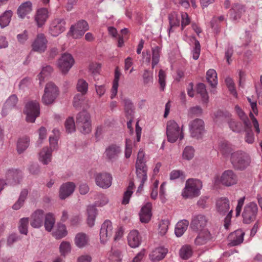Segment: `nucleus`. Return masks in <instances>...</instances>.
<instances>
[{
	"label": "nucleus",
	"instance_id": "obj_44",
	"mask_svg": "<svg viewBox=\"0 0 262 262\" xmlns=\"http://www.w3.org/2000/svg\"><path fill=\"white\" fill-rule=\"evenodd\" d=\"M161 48L159 46H156L152 48V68L154 69L159 61L160 58V54Z\"/></svg>",
	"mask_w": 262,
	"mask_h": 262
},
{
	"label": "nucleus",
	"instance_id": "obj_15",
	"mask_svg": "<svg viewBox=\"0 0 262 262\" xmlns=\"http://www.w3.org/2000/svg\"><path fill=\"white\" fill-rule=\"evenodd\" d=\"M74 60L70 54H64L58 60V67L62 73L66 74L72 68Z\"/></svg>",
	"mask_w": 262,
	"mask_h": 262
},
{
	"label": "nucleus",
	"instance_id": "obj_30",
	"mask_svg": "<svg viewBox=\"0 0 262 262\" xmlns=\"http://www.w3.org/2000/svg\"><path fill=\"white\" fill-rule=\"evenodd\" d=\"M52 150L48 147L42 148L39 153V159L43 164H48L51 160Z\"/></svg>",
	"mask_w": 262,
	"mask_h": 262
},
{
	"label": "nucleus",
	"instance_id": "obj_2",
	"mask_svg": "<svg viewBox=\"0 0 262 262\" xmlns=\"http://www.w3.org/2000/svg\"><path fill=\"white\" fill-rule=\"evenodd\" d=\"M202 187V184L199 180L188 179L186 182L182 195L185 199L198 196L200 194V190Z\"/></svg>",
	"mask_w": 262,
	"mask_h": 262
},
{
	"label": "nucleus",
	"instance_id": "obj_60",
	"mask_svg": "<svg viewBox=\"0 0 262 262\" xmlns=\"http://www.w3.org/2000/svg\"><path fill=\"white\" fill-rule=\"evenodd\" d=\"M159 77V83L160 85V89L161 91H163L165 86V78L166 75L165 72L160 70L158 74Z\"/></svg>",
	"mask_w": 262,
	"mask_h": 262
},
{
	"label": "nucleus",
	"instance_id": "obj_12",
	"mask_svg": "<svg viewBox=\"0 0 262 262\" xmlns=\"http://www.w3.org/2000/svg\"><path fill=\"white\" fill-rule=\"evenodd\" d=\"M237 181V176L232 170H225L222 173L220 178L221 184L228 187L236 184Z\"/></svg>",
	"mask_w": 262,
	"mask_h": 262
},
{
	"label": "nucleus",
	"instance_id": "obj_4",
	"mask_svg": "<svg viewBox=\"0 0 262 262\" xmlns=\"http://www.w3.org/2000/svg\"><path fill=\"white\" fill-rule=\"evenodd\" d=\"M76 124L77 128L82 133H90L92 129L90 114L86 111L79 112L76 116Z\"/></svg>",
	"mask_w": 262,
	"mask_h": 262
},
{
	"label": "nucleus",
	"instance_id": "obj_53",
	"mask_svg": "<svg viewBox=\"0 0 262 262\" xmlns=\"http://www.w3.org/2000/svg\"><path fill=\"white\" fill-rule=\"evenodd\" d=\"M169 222L168 220L161 221L159 224V233L161 235H164L167 232Z\"/></svg>",
	"mask_w": 262,
	"mask_h": 262
},
{
	"label": "nucleus",
	"instance_id": "obj_28",
	"mask_svg": "<svg viewBox=\"0 0 262 262\" xmlns=\"http://www.w3.org/2000/svg\"><path fill=\"white\" fill-rule=\"evenodd\" d=\"M32 3L28 1L21 4L17 9L18 17L24 18L25 17L32 11Z\"/></svg>",
	"mask_w": 262,
	"mask_h": 262
},
{
	"label": "nucleus",
	"instance_id": "obj_43",
	"mask_svg": "<svg viewBox=\"0 0 262 262\" xmlns=\"http://www.w3.org/2000/svg\"><path fill=\"white\" fill-rule=\"evenodd\" d=\"M134 187V183L131 181L129 182V185L127 188L126 190L124 192L122 203L124 205L128 204L129 202L130 196L133 194V190Z\"/></svg>",
	"mask_w": 262,
	"mask_h": 262
},
{
	"label": "nucleus",
	"instance_id": "obj_42",
	"mask_svg": "<svg viewBox=\"0 0 262 262\" xmlns=\"http://www.w3.org/2000/svg\"><path fill=\"white\" fill-rule=\"evenodd\" d=\"M68 232L66 227L63 224H58L56 230L52 233L53 236L56 239H60L67 235Z\"/></svg>",
	"mask_w": 262,
	"mask_h": 262
},
{
	"label": "nucleus",
	"instance_id": "obj_64",
	"mask_svg": "<svg viewBox=\"0 0 262 262\" xmlns=\"http://www.w3.org/2000/svg\"><path fill=\"white\" fill-rule=\"evenodd\" d=\"M100 201H96L94 206L101 207L106 205L108 202V199L104 194H101L99 195Z\"/></svg>",
	"mask_w": 262,
	"mask_h": 262
},
{
	"label": "nucleus",
	"instance_id": "obj_38",
	"mask_svg": "<svg viewBox=\"0 0 262 262\" xmlns=\"http://www.w3.org/2000/svg\"><path fill=\"white\" fill-rule=\"evenodd\" d=\"M30 139L27 137L19 138L17 143V150L19 154L23 152L29 146Z\"/></svg>",
	"mask_w": 262,
	"mask_h": 262
},
{
	"label": "nucleus",
	"instance_id": "obj_52",
	"mask_svg": "<svg viewBox=\"0 0 262 262\" xmlns=\"http://www.w3.org/2000/svg\"><path fill=\"white\" fill-rule=\"evenodd\" d=\"M84 101V95L81 94H77L73 99V106L75 108H79L82 106V105Z\"/></svg>",
	"mask_w": 262,
	"mask_h": 262
},
{
	"label": "nucleus",
	"instance_id": "obj_24",
	"mask_svg": "<svg viewBox=\"0 0 262 262\" xmlns=\"http://www.w3.org/2000/svg\"><path fill=\"white\" fill-rule=\"evenodd\" d=\"M128 245L132 248L138 247L141 243V238L137 230H132L127 236Z\"/></svg>",
	"mask_w": 262,
	"mask_h": 262
},
{
	"label": "nucleus",
	"instance_id": "obj_50",
	"mask_svg": "<svg viewBox=\"0 0 262 262\" xmlns=\"http://www.w3.org/2000/svg\"><path fill=\"white\" fill-rule=\"evenodd\" d=\"M28 223L29 219L27 217H24L20 220L18 229L20 233L27 234Z\"/></svg>",
	"mask_w": 262,
	"mask_h": 262
},
{
	"label": "nucleus",
	"instance_id": "obj_51",
	"mask_svg": "<svg viewBox=\"0 0 262 262\" xmlns=\"http://www.w3.org/2000/svg\"><path fill=\"white\" fill-rule=\"evenodd\" d=\"M66 132L71 133L75 130V124L73 117H69L65 122Z\"/></svg>",
	"mask_w": 262,
	"mask_h": 262
},
{
	"label": "nucleus",
	"instance_id": "obj_57",
	"mask_svg": "<svg viewBox=\"0 0 262 262\" xmlns=\"http://www.w3.org/2000/svg\"><path fill=\"white\" fill-rule=\"evenodd\" d=\"M202 113V109L199 106L190 107L188 111V116L192 118L194 116L201 115Z\"/></svg>",
	"mask_w": 262,
	"mask_h": 262
},
{
	"label": "nucleus",
	"instance_id": "obj_23",
	"mask_svg": "<svg viewBox=\"0 0 262 262\" xmlns=\"http://www.w3.org/2000/svg\"><path fill=\"white\" fill-rule=\"evenodd\" d=\"M75 185L73 182H67L63 184L60 188L59 197L64 200L73 193Z\"/></svg>",
	"mask_w": 262,
	"mask_h": 262
},
{
	"label": "nucleus",
	"instance_id": "obj_22",
	"mask_svg": "<svg viewBox=\"0 0 262 262\" xmlns=\"http://www.w3.org/2000/svg\"><path fill=\"white\" fill-rule=\"evenodd\" d=\"M49 17V12L47 8L38 9L35 15V20L38 27H42Z\"/></svg>",
	"mask_w": 262,
	"mask_h": 262
},
{
	"label": "nucleus",
	"instance_id": "obj_18",
	"mask_svg": "<svg viewBox=\"0 0 262 262\" xmlns=\"http://www.w3.org/2000/svg\"><path fill=\"white\" fill-rule=\"evenodd\" d=\"M47 40L43 34H39L32 43V49L34 51L41 53L47 49Z\"/></svg>",
	"mask_w": 262,
	"mask_h": 262
},
{
	"label": "nucleus",
	"instance_id": "obj_16",
	"mask_svg": "<svg viewBox=\"0 0 262 262\" xmlns=\"http://www.w3.org/2000/svg\"><path fill=\"white\" fill-rule=\"evenodd\" d=\"M95 182L99 187L106 189L112 185V177L108 173H99L95 176Z\"/></svg>",
	"mask_w": 262,
	"mask_h": 262
},
{
	"label": "nucleus",
	"instance_id": "obj_34",
	"mask_svg": "<svg viewBox=\"0 0 262 262\" xmlns=\"http://www.w3.org/2000/svg\"><path fill=\"white\" fill-rule=\"evenodd\" d=\"M55 223V218L52 213H48L45 216L44 226L46 231L50 232L52 231Z\"/></svg>",
	"mask_w": 262,
	"mask_h": 262
},
{
	"label": "nucleus",
	"instance_id": "obj_33",
	"mask_svg": "<svg viewBox=\"0 0 262 262\" xmlns=\"http://www.w3.org/2000/svg\"><path fill=\"white\" fill-rule=\"evenodd\" d=\"M89 238L84 233H77L75 238V243L79 248H83L88 244Z\"/></svg>",
	"mask_w": 262,
	"mask_h": 262
},
{
	"label": "nucleus",
	"instance_id": "obj_20",
	"mask_svg": "<svg viewBox=\"0 0 262 262\" xmlns=\"http://www.w3.org/2000/svg\"><path fill=\"white\" fill-rule=\"evenodd\" d=\"M152 204L150 203H147L141 208L139 213L140 221L143 223H148L151 217Z\"/></svg>",
	"mask_w": 262,
	"mask_h": 262
},
{
	"label": "nucleus",
	"instance_id": "obj_25",
	"mask_svg": "<svg viewBox=\"0 0 262 262\" xmlns=\"http://www.w3.org/2000/svg\"><path fill=\"white\" fill-rule=\"evenodd\" d=\"M121 152L120 147L115 144H112L106 148L105 154L109 160L116 159Z\"/></svg>",
	"mask_w": 262,
	"mask_h": 262
},
{
	"label": "nucleus",
	"instance_id": "obj_9",
	"mask_svg": "<svg viewBox=\"0 0 262 262\" xmlns=\"http://www.w3.org/2000/svg\"><path fill=\"white\" fill-rule=\"evenodd\" d=\"M25 113L26 114V120L28 122L33 123L40 113L39 105L36 101L28 102L25 106Z\"/></svg>",
	"mask_w": 262,
	"mask_h": 262
},
{
	"label": "nucleus",
	"instance_id": "obj_3",
	"mask_svg": "<svg viewBox=\"0 0 262 262\" xmlns=\"http://www.w3.org/2000/svg\"><path fill=\"white\" fill-rule=\"evenodd\" d=\"M167 140L171 143L175 142L178 138L181 140L184 138L183 127L180 129L178 124L173 120L168 121L166 125Z\"/></svg>",
	"mask_w": 262,
	"mask_h": 262
},
{
	"label": "nucleus",
	"instance_id": "obj_59",
	"mask_svg": "<svg viewBox=\"0 0 262 262\" xmlns=\"http://www.w3.org/2000/svg\"><path fill=\"white\" fill-rule=\"evenodd\" d=\"M136 166H146L144 160V153L142 150H140L138 152Z\"/></svg>",
	"mask_w": 262,
	"mask_h": 262
},
{
	"label": "nucleus",
	"instance_id": "obj_36",
	"mask_svg": "<svg viewBox=\"0 0 262 262\" xmlns=\"http://www.w3.org/2000/svg\"><path fill=\"white\" fill-rule=\"evenodd\" d=\"M206 79L212 88H215L217 84V73L213 69H209L206 73Z\"/></svg>",
	"mask_w": 262,
	"mask_h": 262
},
{
	"label": "nucleus",
	"instance_id": "obj_63",
	"mask_svg": "<svg viewBox=\"0 0 262 262\" xmlns=\"http://www.w3.org/2000/svg\"><path fill=\"white\" fill-rule=\"evenodd\" d=\"M246 136L245 140L248 144H252L254 142V136L251 129L245 130Z\"/></svg>",
	"mask_w": 262,
	"mask_h": 262
},
{
	"label": "nucleus",
	"instance_id": "obj_46",
	"mask_svg": "<svg viewBox=\"0 0 262 262\" xmlns=\"http://www.w3.org/2000/svg\"><path fill=\"white\" fill-rule=\"evenodd\" d=\"M197 93L201 96L202 101L207 103L208 100V96L206 92V86L204 83H200L197 85Z\"/></svg>",
	"mask_w": 262,
	"mask_h": 262
},
{
	"label": "nucleus",
	"instance_id": "obj_31",
	"mask_svg": "<svg viewBox=\"0 0 262 262\" xmlns=\"http://www.w3.org/2000/svg\"><path fill=\"white\" fill-rule=\"evenodd\" d=\"M189 222L188 220H183L179 222L175 227V234L177 237L181 236L187 230Z\"/></svg>",
	"mask_w": 262,
	"mask_h": 262
},
{
	"label": "nucleus",
	"instance_id": "obj_29",
	"mask_svg": "<svg viewBox=\"0 0 262 262\" xmlns=\"http://www.w3.org/2000/svg\"><path fill=\"white\" fill-rule=\"evenodd\" d=\"M216 205L218 212L221 214H224L229 211V201L226 198H222L218 200Z\"/></svg>",
	"mask_w": 262,
	"mask_h": 262
},
{
	"label": "nucleus",
	"instance_id": "obj_17",
	"mask_svg": "<svg viewBox=\"0 0 262 262\" xmlns=\"http://www.w3.org/2000/svg\"><path fill=\"white\" fill-rule=\"evenodd\" d=\"M136 180L139 183L138 188L137 192H140L142 191L144 184L147 180V166H136Z\"/></svg>",
	"mask_w": 262,
	"mask_h": 262
},
{
	"label": "nucleus",
	"instance_id": "obj_11",
	"mask_svg": "<svg viewBox=\"0 0 262 262\" xmlns=\"http://www.w3.org/2000/svg\"><path fill=\"white\" fill-rule=\"evenodd\" d=\"M208 221V218L203 214H195L192 216L190 227L195 231L204 230Z\"/></svg>",
	"mask_w": 262,
	"mask_h": 262
},
{
	"label": "nucleus",
	"instance_id": "obj_49",
	"mask_svg": "<svg viewBox=\"0 0 262 262\" xmlns=\"http://www.w3.org/2000/svg\"><path fill=\"white\" fill-rule=\"evenodd\" d=\"M52 72L53 68L50 66H47L43 67L41 72L38 75L39 83L41 84V82L43 81L44 78L50 75Z\"/></svg>",
	"mask_w": 262,
	"mask_h": 262
},
{
	"label": "nucleus",
	"instance_id": "obj_7",
	"mask_svg": "<svg viewBox=\"0 0 262 262\" xmlns=\"http://www.w3.org/2000/svg\"><path fill=\"white\" fill-rule=\"evenodd\" d=\"M89 29V26L88 23L82 19L71 26L68 34L74 39H78L81 38Z\"/></svg>",
	"mask_w": 262,
	"mask_h": 262
},
{
	"label": "nucleus",
	"instance_id": "obj_54",
	"mask_svg": "<svg viewBox=\"0 0 262 262\" xmlns=\"http://www.w3.org/2000/svg\"><path fill=\"white\" fill-rule=\"evenodd\" d=\"M21 176V171L17 169H9L7 172V177L8 179H12L15 181L17 180Z\"/></svg>",
	"mask_w": 262,
	"mask_h": 262
},
{
	"label": "nucleus",
	"instance_id": "obj_32",
	"mask_svg": "<svg viewBox=\"0 0 262 262\" xmlns=\"http://www.w3.org/2000/svg\"><path fill=\"white\" fill-rule=\"evenodd\" d=\"M18 101V99L15 95L10 96L4 104L2 113L6 114L8 110L14 108Z\"/></svg>",
	"mask_w": 262,
	"mask_h": 262
},
{
	"label": "nucleus",
	"instance_id": "obj_55",
	"mask_svg": "<svg viewBox=\"0 0 262 262\" xmlns=\"http://www.w3.org/2000/svg\"><path fill=\"white\" fill-rule=\"evenodd\" d=\"M194 150L192 146H186L183 153V157L184 159L189 160L194 156Z\"/></svg>",
	"mask_w": 262,
	"mask_h": 262
},
{
	"label": "nucleus",
	"instance_id": "obj_19",
	"mask_svg": "<svg viewBox=\"0 0 262 262\" xmlns=\"http://www.w3.org/2000/svg\"><path fill=\"white\" fill-rule=\"evenodd\" d=\"M245 11V6L238 3L234 4L229 11L230 18L233 21L238 20Z\"/></svg>",
	"mask_w": 262,
	"mask_h": 262
},
{
	"label": "nucleus",
	"instance_id": "obj_48",
	"mask_svg": "<svg viewBox=\"0 0 262 262\" xmlns=\"http://www.w3.org/2000/svg\"><path fill=\"white\" fill-rule=\"evenodd\" d=\"M220 149L221 153L224 156L231 154L233 151L232 145L228 142H222L220 145Z\"/></svg>",
	"mask_w": 262,
	"mask_h": 262
},
{
	"label": "nucleus",
	"instance_id": "obj_45",
	"mask_svg": "<svg viewBox=\"0 0 262 262\" xmlns=\"http://www.w3.org/2000/svg\"><path fill=\"white\" fill-rule=\"evenodd\" d=\"M230 128L234 132L241 133L243 130V124L241 122L230 119L228 121Z\"/></svg>",
	"mask_w": 262,
	"mask_h": 262
},
{
	"label": "nucleus",
	"instance_id": "obj_1",
	"mask_svg": "<svg viewBox=\"0 0 262 262\" xmlns=\"http://www.w3.org/2000/svg\"><path fill=\"white\" fill-rule=\"evenodd\" d=\"M230 161L235 170L242 171L250 165L251 159L248 153L238 150L231 153Z\"/></svg>",
	"mask_w": 262,
	"mask_h": 262
},
{
	"label": "nucleus",
	"instance_id": "obj_61",
	"mask_svg": "<svg viewBox=\"0 0 262 262\" xmlns=\"http://www.w3.org/2000/svg\"><path fill=\"white\" fill-rule=\"evenodd\" d=\"M143 82L148 84L152 82V73L147 70H145L143 74Z\"/></svg>",
	"mask_w": 262,
	"mask_h": 262
},
{
	"label": "nucleus",
	"instance_id": "obj_6",
	"mask_svg": "<svg viewBox=\"0 0 262 262\" xmlns=\"http://www.w3.org/2000/svg\"><path fill=\"white\" fill-rule=\"evenodd\" d=\"M258 207L253 202L247 204L242 213L243 221L244 224H249L254 221L256 217Z\"/></svg>",
	"mask_w": 262,
	"mask_h": 262
},
{
	"label": "nucleus",
	"instance_id": "obj_62",
	"mask_svg": "<svg viewBox=\"0 0 262 262\" xmlns=\"http://www.w3.org/2000/svg\"><path fill=\"white\" fill-rule=\"evenodd\" d=\"M181 29L183 30L186 26L190 24V19L188 14L186 12L181 13Z\"/></svg>",
	"mask_w": 262,
	"mask_h": 262
},
{
	"label": "nucleus",
	"instance_id": "obj_21",
	"mask_svg": "<svg viewBox=\"0 0 262 262\" xmlns=\"http://www.w3.org/2000/svg\"><path fill=\"white\" fill-rule=\"evenodd\" d=\"M43 216L44 211L43 210H36L31 215L32 221L30 223L31 226L36 228L40 227L42 225Z\"/></svg>",
	"mask_w": 262,
	"mask_h": 262
},
{
	"label": "nucleus",
	"instance_id": "obj_8",
	"mask_svg": "<svg viewBox=\"0 0 262 262\" xmlns=\"http://www.w3.org/2000/svg\"><path fill=\"white\" fill-rule=\"evenodd\" d=\"M189 129L192 137L201 139L205 132L204 122L201 119H195L189 123Z\"/></svg>",
	"mask_w": 262,
	"mask_h": 262
},
{
	"label": "nucleus",
	"instance_id": "obj_37",
	"mask_svg": "<svg viewBox=\"0 0 262 262\" xmlns=\"http://www.w3.org/2000/svg\"><path fill=\"white\" fill-rule=\"evenodd\" d=\"M168 20L170 26L168 31L169 34H170V32L173 31L172 30L173 27H179L180 26V19L178 14L175 12H173L169 14Z\"/></svg>",
	"mask_w": 262,
	"mask_h": 262
},
{
	"label": "nucleus",
	"instance_id": "obj_47",
	"mask_svg": "<svg viewBox=\"0 0 262 262\" xmlns=\"http://www.w3.org/2000/svg\"><path fill=\"white\" fill-rule=\"evenodd\" d=\"M76 89L78 92H80L81 94L85 95L88 90V83L83 79H80L78 80Z\"/></svg>",
	"mask_w": 262,
	"mask_h": 262
},
{
	"label": "nucleus",
	"instance_id": "obj_41",
	"mask_svg": "<svg viewBox=\"0 0 262 262\" xmlns=\"http://www.w3.org/2000/svg\"><path fill=\"white\" fill-rule=\"evenodd\" d=\"M192 249L190 245H185L182 247L180 250L179 254L183 259H188L192 255Z\"/></svg>",
	"mask_w": 262,
	"mask_h": 262
},
{
	"label": "nucleus",
	"instance_id": "obj_39",
	"mask_svg": "<svg viewBox=\"0 0 262 262\" xmlns=\"http://www.w3.org/2000/svg\"><path fill=\"white\" fill-rule=\"evenodd\" d=\"M13 12L11 10H7L0 16V26L2 28L6 27L9 24Z\"/></svg>",
	"mask_w": 262,
	"mask_h": 262
},
{
	"label": "nucleus",
	"instance_id": "obj_40",
	"mask_svg": "<svg viewBox=\"0 0 262 262\" xmlns=\"http://www.w3.org/2000/svg\"><path fill=\"white\" fill-rule=\"evenodd\" d=\"M122 101L126 117H130L132 118L134 113V106L133 102L130 99L127 98H124Z\"/></svg>",
	"mask_w": 262,
	"mask_h": 262
},
{
	"label": "nucleus",
	"instance_id": "obj_13",
	"mask_svg": "<svg viewBox=\"0 0 262 262\" xmlns=\"http://www.w3.org/2000/svg\"><path fill=\"white\" fill-rule=\"evenodd\" d=\"M113 234V226L112 222L105 220L102 224L100 231V239L102 244H104L111 237Z\"/></svg>",
	"mask_w": 262,
	"mask_h": 262
},
{
	"label": "nucleus",
	"instance_id": "obj_5",
	"mask_svg": "<svg viewBox=\"0 0 262 262\" xmlns=\"http://www.w3.org/2000/svg\"><path fill=\"white\" fill-rule=\"evenodd\" d=\"M59 94L57 86L53 82L48 83L45 88L42 102L46 105L53 103Z\"/></svg>",
	"mask_w": 262,
	"mask_h": 262
},
{
	"label": "nucleus",
	"instance_id": "obj_27",
	"mask_svg": "<svg viewBox=\"0 0 262 262\" xmlns=\"http://www.w3.org/2000/svg\"><path fill=\"white\" fill-rule=\"evenodd\" d=\"M245 232L241 230H237L230 235L231 242L230 244L232 246H235L241 244L244 240Z\"/></svg>",
	"mask_w": 262,
	"mask_h": 262
},
{
	"label": "nucleus",
	"instance_id": "obj_58",
	"mask_svg": "<svg viewBox=\"0 0 262 262\" xmlns=\"http://www.w3.org/2000/svg\"><path fill=\"white\" fill-rule=\"evenodd\" d=\"M201 51V46L199 41L194 38V47L192 50L193 58L196 60L199 58Z\"/></svg>",
	"mask_w": 262,
	"mask_h": 262
},
{
	"label": "nucleus",
	"instance_id": "obj_35",
	"mask_svg": "<svg viewBox=\"0 0 262 262\" xmlns=\"http://www.w3.org/2000/svg\"><path fill=\"white\" fill-rule=\"evenodd\" d=\"M88 219L87 223L90 227H93L95 224V221L97 215V209L95 206H89L87 208Z\"/></svg>",
	"mask_w": 262,
	"mask_h": 262
},
{
	"label": "nucleus",
	"instance_id": "obj_14",
	"mask_svg": "<svg viewBox=\"0 0 262 262\" xmlns=\"http://www.w3.org/2000/svg\"><path fill=\"white\" fill-rule=\"evenodd\" d=\"M195 238L194 243L197 246H202L208 243L213 241L215 236L207 229L200 230Z\"/></svg>",
	"mask_w": 262,
	"mask_h": 262
},
{
	"label": "nucleus",
	"instance_id": "obj_26",
	"mask_svg": "<svg viewBox=\"0 0 262 262\" xmlns=\"http://www.w3.org/2000/svg\"><path fill=\"white\" fill-rule=\"evenodd\" d=\"M167 252V249L160 247L154 249L149 256L152 261H159L165 257Z\"/></svg>",
	"mask_w": 262,
	"mask_h": 262
},
{
	"label": "nucleus",
	"instance_id": "obj_56",
	"mask_svg": "<svg viewBox=\"0 0 262 262\" xmlns=\"http://www.w3.org/2000/svg\"><path fill=\"white\" fill-rule=\"evenodd\" d=\"M60 252L62 255H65L71 251V246L69 242H62L59 246Z\"/></svg>",
	"mask_w": 262,
	"mask_h": 262
},
{
	"label": "nucleus",
	"instance_id": "obj_10",
	"mask_svg": "<svg viewBox=\"0 0 262 262\" xmlns=\"http://www.w3.org/2000/svg\"><path fill=\"white\" fill-rule=\"evenodd\" d=\"M66 29V21L61 17L53 19L50 24L49 33L53 36L56 37L63 32Z\"/></svg>",
	"mask_w": 262,
	"mask_h": 262
}]
</instances>
